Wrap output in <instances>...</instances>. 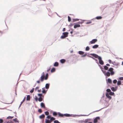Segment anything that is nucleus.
I'll use <instances>...</instances> for the list:
<instances>
[{"mask_svg": "<svg viewBox=\"0 0 123 123\" xmlns=\"http://www.w3.org/2000/svg\"><path fill=\"white\" fill-rule=\"evenodd\" d=\"M13 122L12 121H10V122H7V123H13Z\"/></svg>", "mask_w": 123, "mask_h": 123, "instance_id": "52", "label": "nucleus"}, {"mask_svg": "<svg viewBox=\"0 0 123 123\" xmlns=\"http://www.w3.org/2000/svg\"><path fill=\"white\" fill-rule=\"evenodd\" d=\"M104 75L106 76H109L110 75V74L109 72H105V73L104 74Z\"/></svg>", "mask_w": 123, "mask_h": 123, "instance_id": "10", "label": "nucleus"}, {"mask_svg": "<svg viewBox=\"0 0 123 123\" xmlns=\"http://www.w3.org/2000/svg\"><path fill=\"white\" fill-rule=\"evenodd\" d=\"M34 88H33L30 91V92L32 93L33 92L34 90Z\"/></svg>", "mask_w": 123, "mask_h": 123, "instance_id": "38", "label": "nucleus"}, {"mask_svg": "<svg viewBox=\"0 0 123 123\" xmlns=\"http://www.w3.org/2000/svg\"><path fill=\"white\" fill-rule=\"evenodd\" d=\"M102 71V72H103V73L104 74L105 73V72H106V71L104 70L102 68V70H101Z\"/></svg>", "mask_w": 123, "mask_h": 123, "instance_id": "45", "label": "nucleus"}, {"mask_svg": "<svg viewBox=\"0 0 123 123\" xmlns=\"http://www.w3.org/2000/svg\"><path fill=\"white\" fill-rule=\"evenodd\" d=\"M65 28H63L62 30V31H65Z\"/></svg>", "mask_w": 123, "mask_h": 123, "instance_id": "58", "label": "nucleus"}, {"mask_svg": "<svg viewBox=\"0 0 123 123\" xmlns=\"http://www.w3.org/2000/svg\"><path fill=\"white\" fill-rule=\"evenodd\" d=\"M79 53L80 55H82L84 54V52L81 51H79Z\"/></svg>", "mask_w": 123, "mask_h": 123, "instance_id": "19", "label": "nucleus"}, {"mask_svg": "<svg viewBox=\"0 0 123 123\" xmlns=\"http://www.w3.org/2000/svg\"><path fill=\"white\" fill-rule=\"evenodd\" d=\"M3 120L1 119H0V123H3Z\"/></svg>", "mask_w": 123, "mask_h": 123, "instance_id": "44", "label": "nucleus"}, {"mask_svg": "<svg viewBox=\"0 0 123 123\" xmlns=\"http://www.w3.org/2000/svg\"><path fill=\"white\" fill-rule=\"evenodd\" d=\"M113 83L114 84L115 83V80H114L113 81Z\"/></svg>", "mask_w": 123, "mask_h": 123, "instance_id": "61", "label": "nucleus"}, {"mask_svg": "<svg viewBox=\"0 0 123 123\" xmlns=\"http://www.w3.org/2000/svg\"><path fill=\"white\" fill-rule=\"evenodd\" d=\"M35 99L36 101H37L38 100V99L37 98V97H36L35 98Z\"/></svg>", "mask_w": 123, "mask_h": 123, "instance_id": "47", "label": "nucleus"}, {"mask_svg": "<svg viewBox=\"0 0 123 123\" xmlns=\"http://www.w3.org/2000/svg\"><path fill=\"white\" fill-rule=\"evenodd\" d=\"M39 88V87H37L35 88V90H36L37 89H38Z\"/></svg>", "mask_w": 123, "mask_h": 123, "instance_id": "53", "label": "nucleus"}, {"mask_svg": "<svg viewBox=\"0 0 123 123\" xmlns=\"http://www.w3.org/2000/svg\"><path fill=\"white\" fill-rule=\"evenodd\" d=\"M24 102V101H22V102H21V104L20 105V106H21V105H22V104Z\"/></svg>", "mask_w": 123, "mask_h": 123, "instance_id": "54", "label": "nucleus"}, {"mask_svg": "<svg viewBox=\"0 0 123 123\" xmlns=\"http://www.w3.org/2000/svg\"><path fill=\"white\" fill-rule=\"evenodd\" d=\"M68 32H64L62 33L63 35L61 37V39H64L68 36Z\"/></svg>", "mask_w": 123, "mask_h": 123, "instance_id": "2", "label": "nucleus"}, {"mask_svg": "<svg viewBox=\"0 0 123 123\" xmlns=\"http://www.w3.org/2000/svg\"><path fill=\"white\" fill-rule=\"evenodd\" d=\"M100 119L99 117H97L94 120L93 122L94 123H96L98 122V120Z\"/></svg>", "mask_w": 123, "mask_h": 123, "instance_id": "8", "label": "nucleus"}, {"mask_svg": "<svg viewBox=\"0 0 123 123\" xmlns=\"http://www.w3.org/2000/svg\"><path fill=\"white\" fill-rule=\"evenodd\" d=\"M45 113L46 115H48L49 114V112L48 111H46L45 112Z\"/></svg>", "mask_w": 123, "mask_h": 123, "instance_id": "32", "label": "nucleus"}, {"mask_svg": "<svg viewBox=\"0 0 123 123\" xmlns=\"http://www.w3.org/2000/svg\"><path fill=\"white\" fill-rule=\"evenodd\" d=\"M38 111L39 112H40V113H41L42 112V110L41 109H39L38 110Z\"/></svg>", "mask_w": 123, "mask_h": 123, "instance_id": "46", "label": "nucleus"}, {"mask_svg": "<svg viewBox=\"0 0 123 123\" xmlns=\"http://www.w3.org/2000/svg\"><path fill=\"white\" fill-rule=\"evenodd\" d=\"M54 123H59V122L57 120H55L54 122Z\"/></svg>", "mask_w": 123, "mask_h": 123, "instance_id": "40", "label": "nucleus"}, {"mask_svg": "<svg viewBox=\"0 0 123 123\" xmlns=\"http://www.w3.org/2000/svg\"><path fill=\"white\" fill-rule=\"evenodd\" d=\"M104 68L105 70H107L108 69V67L107 66H105L104 67Z\"/></svg>", "mask_w": 123, "mask_h": 123, "instance_id": "28", "label": "nucleus"}, {"mask_svg": "<svg viewBox=\"0 0 123 123\" xmlns=\"http://www.w3.org/2000/svg\"><path fill=\"white\" fill-rule=\"evenodd\" d=\"M60 61L61 63H63L65 62V59H62L60 60Z\"/></svg>", "mask_w": 123, "mask_h": 123, "instance_id": "20", "label": "nucleus"}, {"mask_svg": "<svg viewBox=\"0 0 123 123\" xmlns=\"http://www.w3.org/2000/svg\"><path fill=\"white\" fill-rule=\"evenodd\" d=\"M47 117V118L48 119H49V118H51V116L50 115H49V116H48Z\"/></svg>", "mask_w": 123, "mask_h": 123, "instance_id": "41", "label": "nucleus"}, {"mask_svg": "<svg viewBox=\"0 0 123 123\" xmlns=\"http://www.w3.org/2000/svg\"><path fill=\"white\" fill-rule=\"evenodd\" d=\"M58 114V113H57L56 112H54L53 113V115L54 116H56Z\"/></svg>", "mask_w": 123, "mask_h": 123, "instance_id": "29", "label": "nucleus"}, {"mask_svg": "<svg viewBox=\"0 0 123 123\" xmlns=\"http://www.w3.org/2000/svg\"><path fill=\"white\" fill-rule=\"evenodd\" d=\"M98 46V45H95L92 47V48L93 49H96L97 48Z\"/></svg>", "mask_w": 123, "mask_h": 123, "instance_id": "17", "label": "nucleus"}, {"mask_svg": "<svg viewBox=\"0 0 123 123\" xmlns=\"http://www.w3.org/2000/svg\"><path fill=\"white\" fill-rule=\"evenodd\" d=\"M68 21L69 22H70L71 21V18L69 16H68Z\"/></svg>", "mask_w": 123, "mask_h": 123, "instance_id": "36", "label": "nucleus"}, {"mask_svg": "<svg viewBox=\"0 0 123 123\" xmlns=\"http://www.w3.org/2000/svg\"><path fill=\"white\" fill-rule=\"evenodd\" d=\"M58 64H58V62H55L54 63V66L57 67V66H58Z\"/></svg>", "mask_w": 123, "mask_h": 123, "instance_id": "18", "label": "nucleus"}, {"mask_svg": "<svg viewBox=\"0 0 123 123\" xmlns=\"http://www.w3.org/2000/svg\"><path fill=\"white\" fill-rule=\"evenodd\" d=\"M97 41V40L96 39H93L90 42V43L91 44H93L96 42Z\"/></svg>", "mask_w": 123, "mask_h": 123, "instance_id": "7", "label": "nucleus"}, {"mask_svg": "<svg viewBox=\"0 0 123 123\" xmlns=\"http://www.w3.org/2000/svg\"><path fill=\"white\" fill-rule=\"evenodd\" d=\"M41 106L42 108H45V105L44 103H41Z\"/></svg>", "mask_w": 123, "mask_h": 123, "instance_id": "13", "label": "nucleus"}, {"mask_svg": "<svg viewBox=\"0 0 123 123\" xmlns=\"http://www.w3.org/2000/svg\"><path fill=\"white\" fill-rule=\"evenodd\" d=\"M45 115L44 114H42L39 117L40 119H42L44 118L45 117Z\"/></svg>", "mask_w": 123, "mask_h": 123, "instance_id": "16", "label": "nucleus"}, {"mask_svg": "<svg viewBox=\"0 0 123 123\" xmlns=\"http://www.w3.org/2000/svg\"><path fill=\"white\" fill-rule=\"evenodd\" d=\"M90 49L89 48V47H87L86 48V51H88Z\"/></svg>", "mask_w": 123, "mask_h": 123, "instance_id": "35", "label": "nucleus"}, {"mask_svg": "<svg viewBox=\"0 0 123 123\" xmlns=\"http://www.w3.org/2000/svg\"><path fill=\"white\" fill-rule=\"evenodd\" d=\"M83 22H79L78 23L79 24H82V23H83Z\"/></svg>", "mask_w": 123, "mask_h": 123, "instance_id": "49", "label": "nucleus"}, {"mask_svg": "<svg viewBox=\"0 0 123 123\" xmlns=\"http://www.w3.org/2000/svg\"><path fill=\"white\" fill-rule=\"evenodd\" d=\"M13 117H13H11L10 116H9L8 117H7V119H12Z\"/></svg>", "mask_w": 123, "mask_h": 123, "instance_id": "34", "label": "nucleus"}, {"mask_svg": "<svg viewBox=\"0 0 123 123\" xmlns=\"http://www.w3.org/2000/svg\"><path fill=\"white\" fill-rule=\"evenodd\" d=\"M13 120V121H14L15 122L18 123L19 122L17 120V119L16 118H15V119H14Z\"/></svg>", "mask_w": 123, "mask_h": 123, "instance_id": "26", "label": "nucleus"}, {"mask_svg": "<svg viewBox=\"0 0 123 123\" xmlns=\"http://www.w3.org/2000/svg\"><path fill=\"white\" fill-rule=\"evenodd\" d=\"M49 84H46L45 88L46 89H48L49 87Z\"/></svg>", "mask_w": 123, "mask_h": 123, "instance_id": "14", "label": "nucleus"}, {"mask_svg": "<svg viewBox=\"0 0 123 123\" xmlns=\"http://www.w3.org/2000/svg\"><path fill=\"white\" fill-rule=\"evenodd\" d=\"M107 82L109 83H111L112 82V81L110 79H108L107 80Z\"/></svg>", "mask_w": 123, "mask_h": 123, "instance_id": "21", "label": "nucleus"}, {"mask_svg": "<svg viewBox=\"0 0 123 123\" xmlns=\"http://www.w3.org/2000/svg\"><path fill=\"white\" fill-rule=\"evenodd\" d=\"M121 81H118L117 82V84L118 85H119L121 84Z\"/></svg>", "mask_w": 123, "mask_h": 123, "instance_id": "37", "label": "nucleus"}, {"mask_svg": "<svg viewBox=\"0 0 123 123\" xmlns=\"http://www.w3.org/2000/svg\"><path fill=\"white\" fill-rule=\"evenodd\" d=\"M58 117H63L64 116L68 117L70 116V115L69 114H61L60 112H58Z\"/></svg>", "mask_w": 123, "mask_h": 123, "instance_id": "1", "label": "nucleus"}, {"mask_svg": "<svg viewBox=\"0 0 123 123\" xmlns=\"http://www.w3.org/2000/svg\"><path fill=\"white\" fill-rule=\"evenodd\" d=\"M48 74H47L45 75V78H44V79L45 80H47L48 78Z\"/></svg>", "mask_w": 123, "mask_h": 123, "instance_id": "22", "label": "nucleus"}, {"mask_svg": "<svg viewBox=\"0 0 123 123\" xmlns=\"http://www.w3.org/2000/svg\"><path fill=\"white\" fill-rule=\"evenodd\" d=\"M109 95V93H107L106 94V96L107 98H108L110 99H111V96H110Z\"/></svg>", "mask_w": 123, "mask_h": 123, "instance_id": "11", "label": "nucleus"}, {"mask_svg": "<svg viewBox=\"0 0 123 123\" xmlns=\"http://www.w3.org/2000/svg\"><path fill=\"white\" fill-rule=\"evenodd\" d=\"M109 94L110 95H112L114 94V92H112L111 91L110 92Z\"/></svg>", "mask_w": 123, "mask_h": 123, "instance_id": "27", "label": "nucleus"}, {"mask_svg": "<svg viewBox=\"0 0 123 123\" xmlns=\"http://www.w3.org/2000/svg\"><path fill=\"white\" fill-rule=\"evenodd\" d=\"M119 79L120 80H123V77H121L119 78Z\"/></svg>", "mask_w": 123, "mask_h": 123, "instance_id": "50", "label": "nucleus"}, {"mask_svg": "<svg viewBox=\"0 0 123 123\" xmlns=\"http://www.w3.org/2000/svg\"><path fill=\"white\" fill-rule=\"evenodd\" d=\"M90 55L96 58H98L99 57L98 55L95 54H91Z\"/></svg>", "mask_w": 123, "mask_h": 123, "instance_id": "6", "label": "nucleus"}, {"mask_svg": "<svg viewBox=\"0 0 123 123\" xmlns=\"http://www.w3.org/2000/svg\"><path fill=\"white\" fill-rule=\"evenodd\" d=\"M91 57L92 58H93V59L95 60H96V61H97V60L96 59H95L93 57Z\"/></svg>", "mask_w": 123, "mask_h": 123, "instance_id": "63", "label": "nucleus"}, {"mask_svg": "<svg viewBox=\"0 0 123 123\" xmlns=\"http://www.w3.org/2000/svg\"><path fill=\"white\" fill-rule=\"evenodd\" d=\"M79 19H77V18L75 19H73V22H75L76 21H79Z\"/></svg>", "mask_w": 123, "mask_h": 123, "instance_id": "25", "label": "nucleus"}, {"mask_svg": "<svg viewBox=\"0 0 123 123\" xmlns=\"http://www.w3.org/2000/svg\"><path fill=\"white\" fill-rule=\"evenodd\" d=\"M37 82L38 83H40V81L39 80H38V81H37Z\"/></svg>", "mask_w": 123, "mask_h": 123, "instance_id": "56", "label": "nucleus"}, {"mask_svg": "<svg viewBox=\"0 0 123 123\" xmlns=\"http://www.w3.org/2000/svg\"><path fill=\"white\" fill-rule=\"evenodd\" d=\"M73 33V31H71L70 32V33L71 34H72Z\"/></svg>", "mask_w": 123, "mask_h": 123, "instance_id": "64", "label": "nucleus"}, {"mask_svg": "<svg viewBox=\"0 0 123 123\" xmlns=\"http://www.w3.org/2000/svg\"><path fill=\"white\" fill-rule=\"evenodd\" d=\"M41 89H40V90H38V92H41Z\"/></svg>", "mask_w": 123, "mask_h": 123, "instance_id": "57", "label": "nucleus"}, {"mask_svg": "<svg viewBox=\"0 0 123 123\" xmlns=\"http://www.w3.org/2000/svg\"><path fill=\"white\" fill-rule=\"evenodd\" d=\"M45 77L44 73L43 72L42 73L41 76L40 78V80L42 82L43 81L45 78Z\"/></svg>", "mask_w": 123, "mask_h": 123, "instance_id": "4", "label": "nucleus"}, {"mask_svg": "<svg viewBox=\"0 0 123 123\" xmlns=\"http://www.w3.org/2000/svg\"><path fill=\"white\" fill-rule=\"evenodd\" d=\"M106 65L107 66H110V65L108 64H106Z\"/></svg>", "mask_w": 123, "mask_h": 123, "instance_id": "60", "label": "nucleus"}, {"mask_svg": "<svg viewBox=\"0 0 123 123\" xmlns=\"http://www.w3.org/2000/svg\"><path fill=\"white\" fill-rule=\"evenodd\" d=\"M80 25L79 24H76L74 25V28H76L77 27H80Z\"/></svg>", "mask_w": 123, "mask_h": 123, "instance_id": "12", "label": "nucleus"}, {"mask_svg": "<svg viewBox=\"0 0 123 123\" xmlns=\"http://www.w3.org/2000/svg\"><path fill=\"white\" fill-rule=\"evenodd\" d=\"M25 98H26V97H24V98L23 100V101H24V102L25 101Z\"/></svg>", "mask_w": 123, "mask_h": 123, "instance_id": "59", "label": "nucleus"}, {"mask_svg": "<svg viewBox=\"0 0 123 123\" xmlns=\"http://www.w3.org/2000/svg\"><path fill=\"white\" fill-rule=\"evenodd\" d=\"M109 62L110 63H111V61L110 60H109Z\"/></svg>", "mask_w": 123, "mask_h": 123, "instance_id": "62", "label": "nucleus"}, {"mask_svg": "<svg viewBox=\"0 0 123 123\" xmlns=\"http://www.w3.org/2000/svg\"><path fill=\"white\" fill-rule=\"evenodd\" d=\"M96 18L97 19H100L102 18V17L100 16H98L96 17Z\"/></svg>", "mask_w": 123, "mask_h": 123, "instance_id": "24", "label": "nucleus"}, {"mask_svg": "<svg viewBox=\"0 0 123 123\" xmlns=\"http://www.w3.org/2000/svg\"><path fill=\"white\" fill-rule=\"evenodd\" d=\"M113 70V68H110L108 70V71L110 72H111Z\"/></svg>", "mask_w": 123, "mask_h": 123, "instance_id": "30", "label": "nucleus"}, {"mask_svg": "<svg viewBox=\"0 0 123 123\" xmlns=\"http://www.w3.org/2000/svg\"><path fill=\"white\" fill-rule=\"evenodd\" d=\"M87 55V54H85V55H82L81 56V57H85V56H86V55Z\"/></svg>", "mask_w": 123, "mask_h": 123, "instance_id": "48", "label": "nucleus"}, {"mask_svg": "<svg viewBox=\"0 0 123 123\" xmlns=\"http://www.w3.org/2000/svg\"><path fill=\"white\" fill-rule=\"evenodd\" d=\"M30 99V95H28L27 96L26 100L27 101H29Z\"/></svg>", "mask_w": 123, "mask_h": 123, "instance_id": "15", "label": "nucleus"}, {"mask_svg": "<svg viewBox=\"0 0 123 123\" xmlns=\"http://www.w3.org/2000/svg\"><path fill=\"white\" fill-rule=\"evenodd\" d=\"M47 90H45V87L43 88H42V92L43 93L45 94Z\"/></svg>", "mask_w": 123, "mask_h": 123, "instance_id": "9", "label": "nucleus"}, {"mask_svg": "<svg viewBox=\"0 0 123 123\" xmlns=\"http://www.w3.org/2000/svg\"><path fill=\"white\" fill-rule=\"evenodd\" d=\"M111 89L112 91H115V89L114 88V87H112L111 88Z\"/></svg>", "mask_w": 123, "mask_h": 123, "instance_id": "39", "label": "nucleus"}, {"mask_svg": "<svg viewBox=\"0 0 123 123\" xmlns=\"http://www.w3.org/2000/svg\"><path fill=\"white\" fill-rule=\"evenodd\" d=\"M106 91L108 92H109L111 91V90L110 89H107L106 90Z\"/></svg>", "mask_w": 123, "mask_h": 123, "instance_id": "42", "label": "nucleus"}, {"mask_svg": "<svg viewBox=\"0 0 123 123\" xmlns=\"http://www.w3.org/2000/svg\"><path fill=\"white\" fill-rule=\"evenodd\" d=\"M38 96L39 97V98H38V100L39 102L42 101L43 98V96L42 94L39 93L38 94Z\"/></svg>", "mask_w": 123, "mask_h": 123, "instance_id": "3", "label": "nucleus"}, {"mask_svg": "<svg viewBox=\"0 0 123 123\" xmlns=\"http://www.w3.org/2000/svg\"><path fill=\"white\" fill-rule=\"evenodd\" d=\"M55 118L53 117H51L50 118L51 121H52L53 120H55Z\"/></svg>", "mask_w": 123, "mask_h": 123, "instance_id": "33", "label": "nucleus"}, {"mask_svg": "<svg viewBox=\"0 0 123 123\" xmlns=\"http://www.w3.org/2000/svg\"><path fill=\"white\" fill-rule=\"evenodd\" d=\"M46 123H50V122L49 121V120H46L45 121Z\"/></svg>", "mask_w": 123, "mask_h": 123, "instance_id": "31", "label": "nucleus"}, {"mask_svg": "<svg viewBox=\"0 0 123 123\" xmlns=\"http://www.w3.org/2000/svg\"><path fill=\"white\" fill-rule=\"evenodd\" d=\"M91 23V22H87L86 23V24H88Z\"/></svg>", "mask_w": 123, "mask_h": 123, "instance_id": "55", "label": "nucleus"}, {"mask_svg": "<svg viewBox=\"0 0 123 123\" xmlns=\"http://www.w3.org/2000/svg\"><path fill=\"white\" fill-rule=\"evenodd\" d=\"M50 68L48 69H47V72H49L50 70Z\"/></svg>", "mask_w": 123, "mask_h": 123, "instance_id": "51", "label": "nucleus"}, {"mask_svg": "<svg viewBox=\"0 0 123 123\" xmlns=\"http://www.w3.org/2000/svg\"><path fill=\"white\" fill-rule=\"evenodd\" d=\"M55 69L54 68H53L51 69V72L52 73L53 72H55Z\"/></svg>", "mask_w": 123, "mask_h": 123, "instance_id": "23", "label": "nucleus"}, {"mask_svg": "<svg viewBox=\"0 0 123 123\" xmlns=\"http://www.w3.org/2000/svg\"><path fill=\"white\" fill-rule=\"evenodd\" d=\"M98 59L99 61V63L101 65H103L104 64L103 61L102 60V58L101 57H99L98 58Z\"/></svg>", "mask_w": 123, "mask_h": 123, "instance_id": "5", "label": "nucleus"}, {"mask_svg": "<svg viewBox=\"0 0 123 123\" xmlns=\"http://www.w3.org/2000/svg\"><path fill=\"white\" fill-rule=\"evenodd\" d=\"M114 74V73L113 71L111 72V75H113Z\"/></svg>", "mask_w": 123, "mask_h": 123, "instance_id": "43", "label": "nucleus"}]
</instances>
